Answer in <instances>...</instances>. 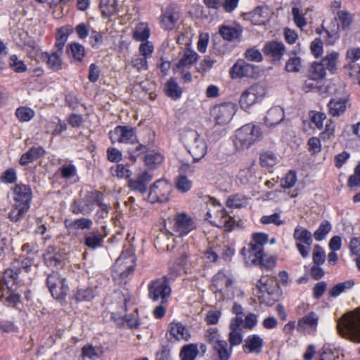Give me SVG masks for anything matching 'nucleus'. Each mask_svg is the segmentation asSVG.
Wrapping results in <instances>:
<instances>
[{
  "label": "nucleus",
  "instance_id": "obj_36",
  "mask_svg": "<svg viewBox=\"0 0 360 360\" xmlns=\"http://www.w3.org/2000/svg\"><path fill=\"white\" fill-rule=\"evenodd\" d=\"M269 20L268 10L262 7H257L251 14V20L255 25H265Z\"/></svg>",
  "mask_w": 360,
  "mask_h": 360
},
{
  "label": "nucleus",
  "instance_id": "obj_22",
  "mask_svg": "<svg viewBox=\"0 0 360 360\" xmlns=\"http://www.w3.org/2000/svg\"><path fill=\"white\" fill-rule=\"evenodd\" d=\"M61 54L55 51L43 52L41 54V59L46 63L48 68L54 72H58L62 69L63 58Z\"/></svg>",
  "mask_w": 360,
  "mask_h": 360
},
{
  "label": "nucleus",
  "instance_id": "obj_20",
  "mask_svg": "<svg viewBox=\"0 0 360 360\" xmlns=\"http://www.w3.org/2000/svg\"><path fill=\"white\" fill-rule=\"evenodd\" d=\"M285 51V46L282 42L271 41L266 43L263 49L264 55L274 61H278Z\"/></svg>",
  "mask_w": 360,
  "mask_h": 360
},
{
  "label": "nucleus",
  "instance_id": "obj_45",
  "mask_svg": "<svg viewBox=\"0 0 360 360\" xmlns=\"http://www.w3.org/2000/svg\"><path fill=\"white\" fill-rule=\"evenodd\" d=\"M166 94L173 99L179 98L181 95V90L177 82L171 78L166 84Z\"/></svg>",
  "mask_w": 360,
  "mask_h": 360
},
{
  "label": "nucleus",
  "instance_id": "obj_16",
  "mask_svg": "<svg viewBox=\"0 0 360 360\" xmlns=\"http://www.w3.org/2000/svg\"><path fill=\"white\" fill-rule=\"evenodd\" d=\"M167 337L169 341H188L191 335L181 323L173 321L169 325Z\"/></svg>",
  "mask_w": 360,
  "mask_h": 360
},
{
  "label": "nucleus",
  "instance_id": "obj_55",
  "mask_svg": "<svg viewBox=\"0 0 360 360\" xmlns=\"http://www.w3.org/2000/svg\"><path fill=\"white\" fill-rule=\"evenodd\" d=\"M15 115L22 122L30 120L34 115V112L27 107H20L16 110Z\"/></svg>",
  "mask_w": 360,
  "mask_h": 360
},
{
  "label": "nucleus",
  "instance_id": "obj_9",
  "mask_svg": "<svg viewBox=\"0 0 360 360\" xmlns=\"http://www.w3.org/2000/svg\"><path fill=\"white\" fill-rule=\"evenodd\" d=\"M171 185L165 180L156 181L150 187L148 198L151 202H165L169 200Z\"/></svg>",
  "mask_w": 360,
  "mask_h": 360
},
{
  "label": "nucleus",
  "instance_id": "obj_34",
  "mask_svg": "<svg viewBox=\"0 0 360 360\" xmlns=\"http://www.w3.org/2000/svg\"><path fill=\"white\" fill-rule=\"evenodd\" d=\"M218 356L219 360H229L232 353V347L225 340L216 342L212 347Z\"/></svg>",
  "mask_w": 360,
  "mask_h": 360
},
{
  "label": "nucleus",
  "instance_id": "obj_28",
  "mask_svg": "<svg viewBox=\"0 0 360 360\" xmlns=\"http://www.w3.org/2000/svg\"><path fill=\"white\" fill-rule=\"evenodd\" d=\"M347 97L332 98L329 103L328 108L330 113L333 116H340L345 111L347 108Z\"/></svg>",
  "mask_w": 360,
  "mask_h": 360
},
{
  "label": "nucleus",
  "instance_id": "obj_35",
  "mask_svg": "<svg viewBox=\"0 0 360 360\" xmlns=\"http://www.w3.org/2000/svg\"><path fill=\"white\" fill-rule=\"evenodd\" d=\"M293 238L297 243H303L307 246H310L313 242L311 233L301 226H297L295 228L293 233Z\"/></svg>",
  "mask_w": 360,
  "mask_h": 360
},
{
  "label": "nucleus",
  "instance_id": "obj_23",
  "mask_svg": "<svg viewBox=\"0 0 360 360\" xmlns=\"http://www.w3.org/2000/svg\"><path fill=\"white\" fill-rule=\"evenodd\" d=\"M32 198V192L29 186L25 185H16L14 189L15 204L19 205H27L30 207V202Z\"/></svg>",
  "mask_w": 360,
  "mask_h": 360
},
{
  "label": "nucleus",
  "instance_id": "obj_8",
  "mask_svg": "<svg viewBox=\"0 0 360 360\" xmlns=\"http://www.w3.org/2000/svg\"><path fill=\"white\" fill-rule=\"evenodd\" d=\"M65 279L60 277L57 271H53L46 278V283L51 295L57 299H63L67 294L68 287Z\"/></svg>",
  "mask_w": 360,
  "mask_h": 360
},
{
  "label": "nucleus",
  "instance_id": "obj_37",
  "mask_svg": "<svg viewBox=\"0 0 360 360\" xmlns=\"http://www.w3.org/2000/svg\"><path fill=\"white\" fill-rule=\"evenodd\" d=\"M248 198L241 194L230 195L226 200V205L231 208H240L248 205Z\"/></svg>",
  "mask_w": 360,
  "mask_h": 360
},
{
  "label": "nucleus",
  "instance_id": "obj_15",
  "mask_svg": "<svg viewBox=\"0 0 360 360\" xmlns=\"http://www.w3.org/2000/svg\"><path fill=\"white\" fill-rule=\"evenodd\" d=\"M319 316L311 311L300 319L297 324V330L304 333H311L316 331Z\"/></svg>",
  "mask_w": 360,
  "mask_h": 360
},
{
  "label": "nucleus",
  "instance_id": "obj_32",
  "mask_svg": "<svg viewBox=\"0 0 360 360\" xmlns=\"http://www.w3.org/2000/svg\"><path fill=\"white\" fill-rule=\"evenodd\" d=\"M198 60V54L190 49H186L181 58L176 64V68L178 70L189 68Z\"/></svg>",
  "mask_w": 360,
  "mask_h": 360
},
{
  "label": "nucleus",
  "instance_id": "obj_21",
  "mask_svg": "<svg viewBox=\"0 0 360 360\" xmlns=\"http://www.w3.org/2000/svg\"><path fill=\"white\" fill-rule=\"evenodd\" d=\"M233 279L224 272H218L212 278V285L219 292H228L232 290Z\"/></svg>",
  "mask_w": 360,
  "mask_h": 360
},
{
  "label": "nucleus",
  "instance_id": "obj_63",
  "mask_svg": "<svg viewBox=\"0 0 360 360\" xmlns=\"http://www.w3.org/2000/svg\"><path fill=\"white\" fill-rule=\"evenodd\" d=\"M61 176L65 179H70L76 175V167L73 165H64L60 168Z\"/></svg>",
  "mask_w": 360,
  "mask_h": 360
},
{
  "label": "nucleus",
  "instance_id": "obj_56",
  "mask_svg": "<svg viewBox=\"0 0 360 360\" xmlns=\"http://www.w3.org/2000/svg\"><path fill=\"white\" fill-rule=\"evenodd\" d=\"M312 259L314 264L316 265H321L325 262L326 253L320 245H316L314 246Z\"/></svg>",
  "mask_w": 360,
  "mask_h": 360
},
{
  "label": "nucleus",
  "instance_id": "obj_5",
  "mask_svg": "<svg viewBox=\"0 0 360 360\" xmlns=\"http://www.w3.org/2000/svg\"><path fill=\"white\" fill-rule=\"evenodd\" d=\"M171 294V288L165 277L153 281L148 285V296L153 302L164 304Z\"/></svg>",
  "mask_w": 360,
  "mask_h": 360
},
{
  "label": "nucleus",
  "instance_id": "obj_40",
  "mask_svg": "<svg viewBox=\"0 0 360 360\" xmlns=\"http://www.w3.org/2000/svg\"><path fill=\"white\" fill-rule=\"evenodd\" d=\"M150 35V30L147 24L139 23L134 30L133 38L136 41L147 40Z\"/></svg>",
  "mask_w": 360,
  "mask_h": 360
},
{
  "label": "nucleus",
  "instance_id": "obj_18",
  "mask_svg": "<svg viewBox=\"0 0 360 360\" xmlns=\"http://www.w3.org/2000/svg\"><path fill=\"white\" fill-rule=\"evenodd\" d=\"M264 347V340L257 334L248 335L244 340L243 350L246 354H259Z\"/></svg>",
  "mask_w": 360,
  "mask_h": 360
},
{
  "label": "nucleus",
  "instance_id": "obj_57",
  "mask_svg": "<svg viewBox=\"0 0 360 360\" xmlns=\"http://www.w3.org/2000/svg\"><path fill=\"white\" fill-rule=\"evenodd\" d=\"M111 172L113 176L128 179H130L131 175V172L121 164L116 165L115 167H112Z\"/></svg>",
  "mask_w": 360,
  "mask_h": 360
},
{
  "label": "nucleus",
  "instance_id": "obj_29",
  "mask_svg": "<svg viewBox=\"0 0 360 360\" xmlns=\"http://www.w3.org/2000/svg\"><path fill=\"white\" fill-rule=\"evenodd\" d=\"M103 236L98 230L89 232L85 235L84 244L89 248L96 249L102 245Z\"/></svg>",
  "mask_w": 360,
  "mask_h": 360
},
{
  "label": "nucleus",
  "instance_id": "obj_27",
  "mask_svg": "<svg viewBox=\"0 0 360 360\" xmlns=\"http://www.w3.org/2000/svg\"><path fill=\"white\" fill-rule=\"evenodd\" d=\"M45 153L43 147H32L28 151L21 155L19 162L21 165H27L43 157Z\"/></svg>",
  "mask_w": 360,
  "mask_h": 360
},
{
  "label": "nucleus",
  "instance_id": "obj_62",
  "mask_svg": "<svg viewBox=\"0 0 360 360\" xmlns=\"http://www.w3.org/2000/svg\"><path fill=\"white\" fill-rule=\"evenodd\" d=\"M292 14L293 15V20L295 23L300 28H302L306 25V20L303 15L301 13L300 8L297 7H293L292 9Z\"/></svg>",
  "mask_w": 360,
  "mask_h": 360
},
{
  "label": "nucleus",
  "instance_id": "obj_4",
  "mask_svg": "<svg viewBox=\"0 0 360 360\" xmlns=\"http://www.w3.org/2000/svg\"><path fill=\"white\" fill-rule=\"evenodd\" d=\"M182 141L194 162L199 161L206 155L207 143L196 131H186L182 136Z\"/></svg>",
  "mask_w": 360,
  "mask_h": 360
},
{
  "label": "nucleus",
  "instance_id": "obj_38",
  "mask_svg": "<svg viewBox=\"0 0 360 360\" xmlns=\"http://www.w3.org/2000/svg\"><path fill=\"white\" fill-rule=\"evenodd\" d=\"M103 354L102 348L100 347H94L91 345H85L82 349V356L84 358H89L95 360Z\"/></svg>",
  "mask_w": 360,
  "mask_h": 360
},
{
  "label": "nucleus",
  "instance_id": "obj_53",
  "mask_svg": "<svg viewBox=\"0 0 360 360\" xmlns=\"http://www.w3.org/2000/svg\"><path fill=\"white\" fill-rule=\"evenodd\" d=\"M330 229L331 226L330 223L327 221H323L321 222L318 229L314 232V238L318 241L322 240L329 233Z\"/></svg>",
  "mask_w": 360,
  "mask_h": 360
},
{
  "label": "nucleus",
  "instance_id": "obj_52",
  "mask_svg": "<svg viewBox=\"0 0 360 360\" xmlns=\"http://www.w3.org/2000/svg\"><path fill=\"white\" fill-rule=\"evenodd\" d=\"M119 297L121 299V300L123 302V305L121 307L120 310H117V311L112 312V317L116 321H119L120 320L121 321H128L129 319L127 318V314H126V311H127L126 304H127V302H128V300L124 295H119Z\"/></svg>",
  "mask_w": 360,
  "mask_h": 360
},
{
  "label": "nucleus",
  "instance_id": "obj_54",
  "mask_svg": "<svg viewBox=\"0 0 360 360\" xmlns=\"http://www.w3.org/2000/svg\"><path fill=\"white\" fill-rule=\"evenodd\" d=\"M94 297V291L92 288H79L77 290L75 295V299L77 301H90Z\"/></svg>",
  "mask_w": 360,
  "mask_h": 360
},
{
  "label": "nucleus",
  "instance_id": "obj_42",
  "mask_svg": "<svg viewBox=\"0 0 360 360\" xmlns=\"http://www.w3.org/2000/svg\"><path fill=\"white\" fill-rule=\"evenodd\" d=\"M100 8L102 14L105 17H109L117 11V1L116 0H101Z\"/></svg>",
  "mask_w": 360,
  "mask_h": 360
},
{
  "label": "nucleus",
  "instance_id": "obj_25",
  "mask_svg": "<svg viewBox=\"0 0 360 360\" xmlns=\"http://www.w3.org/2000/svg\"><path fill=\"white\" fill-rule=\"evenodd\" d=\"M67 53L71 60V63L79 64L83 60L86 51L83 45L74 42L68 46Z\"/></svg>",
  "mask_w": 360,
  "mask_h": 360
},
{
  "label": "nucleus",
  "instance_id": "obj_33",
  "mask_svg": "<svg viewBox=\"0 0 360 360\" xmlns=\"http://www.w3.org/2000/svg\"><path fill=\"white\" fill-rule=\"evenodd\" d=\"M65 227L68 229H89L93 225L90 219L80 218L75 220L65 219L64 221Z\"/></svg>",
  "mask_w": 360,
  "mask_h": 360
},
{
  "label": "nucleus",
  "instance_id": "obj_64",
  "mask_svg": "<svg viewBox=\"0 0 360 360\" xmlns=\"http://www.w3.org/2000/svg\"><path fill=\"white\" fill-rule=\"evenodd\" d=\"M245 58L252 61L260 62L262 60V56L258 49L252 48L248 49L245 53Z\"/></svg>",
  "mask_w": 360,
  "mask_h": 360
},
{
  "label": "nucleus",
  "instance_id": "obj_12",
  "mask_svg": "<svg viewBox=\"0 0 360 360\" xmlns=\"http://www.w3.org/2000/svg\"><path fill=\"white\" fill-rule=\"evenodd\" d=\"M153 179V174L151 172L142 171L135 178L129 179L128 187L132 191L145 194L148 191V185Z\"/></svg>",
  "mask_w": 360,
  "mask_h": 360
},
{
  "label": "nucleus",
  "instance_id": "obj_47",
  "mask_svg": "<svg viewBox=\"0 0 360 360\" xmlns=\"http://www.w3.org/2000/svg\"><path fill=\"white\" fill-rule=\"evenodd\" d=\"M338 53L332 52L326 56L321 61L324 68L331 72L336 70Z\"/></svg>",
  "mask_w": 360,
  "mask_h": 360
},
{
  "label": "nucleus",
  "instance_id": "obj_49",
  "mask_svg": "<svg viewBox=\"0 0 360 360\" xmlns=\"http://www.w3.org/2000/svg\"><path fill=\"white\" fill-rule=\"evenodd\" d=\"M192 184V181L184 175H180L176 179L175 186L179 192L187 193L191 190Z\"/></svg>",
  "mask_w": 360,
  "mask_h": 360
},
{
  "label": "nucleus",
  "instance_id": "obj_11",
  "mask_svg": "<svg viewBox=\"0 0 360 360\" xmlns=\"http://www.w3.org/2000/svg\"><path fill=\"white\" fill-rule=\"evenodd\" d=\"M193 219L187 214L182 213L176 215L172 226L171 235L183 237L195 229Z\"/></svg>",
  "mask_w": 360,
  "mask_h": 360
},
{
  "label": "nucleus",
  "instance_id": "obj_41",
  "mask_svg": "<svg viewBox=\"0 0 360 360\" xmlns=\"http://www.w3.org/2000/svg\"><path fill=\"white\" fill-rule=\"evenodd\" d=\"M198 352L197 345L190 344L183 347L180 356L181 360H194Z\"/></svg>",
  "mask_w": 360,
  "mask_h": 360
},
{
  "label": "nucleus",
  "instance_id": "obj_14",
  "mask_svg": "<svg viewBox=\"0 0 360 360\" xmlns=\"http://www.w3.org/2000/svg\"><path fill=\"white\" fill-rule=\"evenodd\" d=\"M32 264L33 259L30 257L14 260L12 262L11 267L4 271V280L5 283L7 285L8 278H12L13 281H15L22 269H25L26 272H28Z\"/></svg>",
  "mask_w": 360,
  "mask_h": 360
},
{
  "label": "nucleus",
  "instance_id": "obj_31",
  "mask_svg": "<svg viewBox=\"0 0 360 360\" xmlns=\"http://www.w3.org/2000/svg\"><path fill=\"white\" fill-rule=\"evenodd\" d=\"M243 30L241 27L223 25L219 29V34L226 41H233L240 38Z\"/></svg>",
  "mask_w": 360,
  "mask_h": 360
},
{
  "label": "nucleus",
  "instance_id": "obj_1",
  "mask_svg": "<svg viewBox=\"0 0 360 360\" xmlns=\"http://www.w3.org/2000/svg\"><path fill=\"white\" fill-rule=\"evenodd\" d=\"M337 328L344 338L360 342V307L345 314L339 319Z\"/></svg>",
  "mask_w": 360,
  "mask_h": 360
},
{
  "label": "nucleus",
  "instance_id": "obj_2",
  "mask_svg": "<svg viewBox=\"0 0 360 360\" xmlns=\"http://www.w3.org/2000/svg\"><path fill=\"white\" fill-rule=\"evenodd\" d=\"M206 203L207 211L205 219L217 227L231 231L236 221L229 215L224 207L214 198L209 197Z\"/></svg>",
  "mask_w": 360,
  "mask_h": 360
},
{
  "label": "nucleus",
  "instance_id": "obj_48",
  "mask_svg": "<svg viewBox=\"0 0 360 360\" xmlns=\"http://www.w3.org/2000/svg\"><path fill=\"white\" fill-rule=\"evenodd\" d=\"M302 68L301 58L294 55L287 60L285 70L289 72H298Z\"/></svg>",
  "mask_w": 360,
  "mask_h": 360
},
{
  "label": "nucleus",
  "instance_id": "obj_26",
  "mask_svg": "<svg viewBox=\"0 0 360 360\" xmlns=\"http://www.w3.org/2000/svg\"><path fill=\"white\" fill-rule=\"evenodd\" d=\"M283 119L284 112L283 108L280 106H274L267 111L264 122L266 126L273 127L278 124Z\"/></svg>",
  "mask_w": 360,
  "mask_h": 360
},
{
  "label": "nucleus",
  "instance_id": "obj_61",
  "mask_svg": "<svg viewBox=\"0 0 360 360\" xmlns=\"http://www.w3.org/2000/svg\"><path fill=\"white\" fill-rule=\"evenodd\" d=\"M338 17L340 22L341 23V26L343 29L349 27L352 22V15L347 11H338Z\"/></svg>",
  "mask_w": 360,
  "mask_h": 360
},
{
  "label": "nucleus",
  "instance_id": "obj_19",
  "mask_svg": "<svg viewBox=\"0 0 360 360\" xmlns=\"http://www.w3.org/2000/svg\"><path fill=\"white\" fill-rule=\"evenodd\" d=\"M255 66L247 63L243 60H238L230 70L232 79L252 77L255 72Z\"/></svg>",
  "mask_w": 360,
  "mask_h": 360
},
{
  "label": "nucleus",
  "instance_id": "obj_59",
  "mask_svg": "<svg viewBox=\"0 0 360 360\" xmlns=\"http://www.w3.org/2000/svg\"><path fill=\"white\" fill-rule=\"evenodd\" d=\"M103 34L101 32L92 30L89 37V44L94 49H98L102 44Z\"/></svg>",
  "mask_w": 360,
  "mask_h": 360
},
{
  "label": "nucleus",
  "instance_id": "obj_46",
  "mask_svg": "<svg viewBox=\"0 0 360 360\" xmlns=\"http://www.w3.org/2000/svg\"><path fill=\"white\" fill-rule=\"evenodd\" d=\"M260 164L263 167H272L278 162L277 156L272 152H265L260 155Z\"/></svg>",
  "mask_w": 360,
  "mask_h": 360
},
{
  "label": "nucleus",
  "instance_id": "obj_51",
  "mask_svg": "<svg viewBox=\"0 0 360 360\" xmlns=\"http://www.w3.org/2000/svg\"><path fill=\"white\" fill-rule=\"evenodd\" d=\"M354 283L353 281H347L342 283H340L334 285L329 291V295L331 297H335L340 293L345 292L346 290L351 288L354 285Z\"/></svg>",
  "mask_w": 360,
  "mask_h": 360
},
{
  "label": "nucleus",
  "instance_id": "obj_60",
  "mask_svg": "<svg viewBox=\"0 0 360 360\" xmlns=\"http://www.w3.org/2000/svg\"><path fill=\"white\" fill-rule=\"evenodd\" d=\"M268 241V235L263 233H255L252 236L251 244L259 247V249L264 250L263 245Z\"/></svg>",
  "mask_w": 360,
  "mask_h": 360
},
{
  "label": "nucleus",
  "instance_id": "obj_43",
  "mask_svg": "<svg viewBox=\"0 0 360 360\" xmlns=\"http://www.w3.org/2000/svg\"><path fill=\"white\" fill-rule=\"evenodd\" d=\"M164 160V157L157 152H150L145 156L144 161L146 165L154 169L159 166Z\"/></svg>",
  "mask_w": 360,
  "mask_h": 360
},
{
  "label": "nucleus",
  "instance_id": "obj_7",
  "mask_svg": "<svg viewBox=\"0 0 360 360\" xmlns=\"http://www.w3.org/2000/svg\"><path fill=\"white\" fill-rule=\"evenodd\" d=\"M265 95L264 88L258 84H255L248 88L240 96L239 103L245 110L261 101Z\"/></svg>",
  "mask_w": 360,
  "mask_h": 360
},
{
  "label": "nucleus",
  "instance_id": "obj_44",
  "mask_svg": "<svg viewBox=\"0 0 360 360\" xmlns=\"http://www.w3.org/2000/svg\"><path fill=\"white\" fill-rule=\"evenodd\" d=\"M326 68L322 63L314 62L309 69V76L312 79H321L326 76Z\"/></svg>",
  "mask_w": 360,
  "mask_h": 360
},
{
  "label": "nucleus",
  "instance_id": "obj_3",
  "mask_svg": "<svg viewBox=\"0 0 360 360\" xmlns=\"http://www.w3.org/2000/svg\"><path fill=\"white\" fill-rule=\"evenodd\" d=\"M262 138L260 127L249 123L236 131L234 146L238 150H244L259 141Z\"/></svg>",
  "mask_w": 360,
  "mask_h": 360
},
{
  "label": "nucleus",
  "instance_id": "obj_24",
  "mask_svg": "<svg viewBox=\"0 0 360 360\" xmlns=\"http://www.w3.org/2000/svg\"><path fill=\"white\" fill-rule=\"evenodd\" d=\"M179 18V13L173 8H167L160 17L162 27L165 30H173Z\"/></svg>",
  "mask_w": 360,
  "mask_h": 360
},
{
  "label": "nucleus",
  "instance_id": "obj_13",
  "mask_svg": "<svg viewBox=\"0 0 360 360\" xmlns=\"http://www.w3.org/2000/svg\"><path fill=\"white\" fill-rule=\"evenodd\" d=\"M235 113L232 103H224L215 105L211 110V115L216 123L224 125L229 122Z\"/></svg>",
  "mask_w": 360,
  "mask_h": 360
},
{
  "label": "nucleus",
  "instance_id": "obj_58",
  "mask_svg": "<svg viewBox=\"0 0 360 360\" xmlns=\"http://www.w3.org/2000/svg\"><path fill=\"white\" fill-rule=\"evenodd\" d=\"M296 182V172L290 170L286 174L285 178L282 179L281 184L284 188H290L295 186Z\"/></svg>",
  "mask_w": 360,
  "mask_h": 360
},
{
  "label": "nucleus",
  "instance_id": "obj_6",
  "mask_svg": "<svg viewBox=\"0 0 360 360\" xmlns=\"http://www.w3.org/2000/svg\"><path fill=\"white\" fill-rule=\"evenodd\" d=\"M100 192L92 191L88 192L83 198L75 200L70 206L72 212L75 214L86 215L94 210L96 201L99 200Z\"/></svg>",
  "mask_w": 360,
  "mask_h": 360
},
{
  "label": "nucleus",
  "instance_id": "obj_30",
  "mask_svg": "<svg viewBox=\"0 0 360 360\" xmlns=\"http://www.w3.org/2000/svg\"><path fill=\"white\" fill-rule=\"evenodd\" d=\"M129 262H133L134 257H129L127 258L124 254H122L120 257L116 259L115 268L118 269L117 271H120V274L122 278L127 276L131 272L134 271V267L132 265H129L126 267L124 266L123 268H122L124 264H127Z\"/></svg>",
  "mask_w": 360,
  "mask_h": 360
},
{
  "label": "nucleus",
  "instance_id": "obj_17",
  "mask_svg": "<svg viewBox=\"0 0 360 360\" xmlns=\"http://www.w3.org/2000/svg\"><path fill=\"white\" fill-rule=\"evenodd\" d=\"M240 253L243 255L245 262L248 265H257L264 254V250L259 249V247L250 243L248 244L247 247H244L241 250Z\"/></svg>",
  "mask_w": 360,
  "mask_h": 360
},
{
  "label": "nucleus",
  "instance_id": "obj_10",
  "mask_svg": "<svg viewBox=\"0 0 360 360\" xmlns=\"http://www.w3.org/2000/svg\"><path fill=\"white\" fill-rule=\"evenodd\" d=\"M109 134L112 143H134L137 141L135 128L129 126H117Z\"/></svg>",
  "mask_w": 360,
  "mask_h": 360
},
{
  "label": "nucleus",
  "instance_id": "obj_39",
  "mask_svg": "<svg viewBox=\"0 0 360 360\" xmlns=\"http://www.w3.org/2000/svg\"><path fill=\"white\" fill-rule=\"evenodd\" d=\"M29 210L27 205H19L14 204L13 209L9 212L8 218L13 222H17L22 219Z\"/></svg>",
  "mask_w": 360,
  "mask_h": 360
},
{
  "label": "nucleus",
  "instance_id": "obj_50",
  "mask_svg": "<svg viewBox=\"0 0 360 360\" xmlns=\"http://www.w3.org/2000/svg\"><path fill=\"white\" fill-rule=\"evenodd\" d=\"M8 65L11 70L18 73L24 72L27 70V65L21 60H19L16 55H12L9 58Z\"/></svg>",
  "mask_w": 360,
  "mask_h": 360
}]
</instances>
